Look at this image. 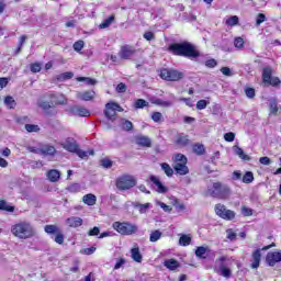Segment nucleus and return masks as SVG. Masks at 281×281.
<instances>
[{"mask_svg": "<svg viewBox=\"0 0 281 281\" xmlns=\"http://www.w3.org/2000/svg\"><path fill=\"white\" fill-rule=\"evenodd\" d=\"M0 210L4 212H14V206H10L5 200H0Z\"/></svg>", "mask_w": 281, "mask_h": 281, "instance_id": "obj_39", "label": "nucleus"}, {"mask_svg": "<svg viewBox=\"0 0 281 281\" xmlns=\"http://www.w3.org/2000/svg\"><path fill=\"white\" fill-rule=\"evenodd\" d=\"M113 229L119 234H122V236H133V234H137L138 227L130 222H114Z\"/></svg>", "mask_w": 281, "mask_h": 281, "instance_id": "obj_6", "label": "nucleus"}, {"mask_svg": "<svg viewBox=\"0 0 281 281\" xmlns=\"http://www.w3.org/2000/svg\"><path fill=\"white\" fill-rule=\"evenodd\" d=\"M167 50L170 54H173V56H182L183 58H190V60H194V58H199V56H201L196 46L192 45L190 42L172 43L169 45Z\"/></svg>", "mask_w": 281, "mask_h": 281, "instance_id": "obj_1", "label": "nucleus"}, {"mask_svg": "<svg viewBox=\"0 0 281 281\" xmlns=\"http://www.w3.org/2000/svg\"><path fill=\"white\" fill-rule=\"evenodd\" d=\"M164 267H166V269H169V271H177V269H179L181 265L176 259H167L164 261Z\"/></svg>", "mask_w": 281, "mask_h": 281, "instance_id": "obj_21", "label": "nucleus"}, {"mask_svg": "<svg viewBox=\"0 0 281 281\" xmlns=\"http://www.w3.org/2000/svg\"><path fill=\"white\" fill-rule=\"evenodd\" d=\"M82 201L86 205H95L98 198L93 193H88L83 195Z\"/></svg>", "mask_w": 281, "mask_h": 281, "instance_id": "obj_27", "label": "nucleus"}, {"mask_svg": "<svg viewBox=\"0 0 281 281\" xmlns=\"http://www.w3.org/2000/svg\"><path fill=\"white\" fill-rule=\"evenodd\" d=\"M25 131H27V133H38V131H41V127L34 124H25Z\"/></svg>", "mask_w": 281, "mask_h": 281, "instance_id": "obj_48", "label": "nucleus"}, {"mask_svg": "<svg viewBox=\"0 0 281 281\" xmlns=\"http://www.w3.org/2000/svg\"><path fill=\"white\" fill-rule=\"evenodd\" d=\"M42 69V66L40 63L31 64V71L32 74H38Z\"/></svg>", "mask_w": 281, "mask_h": 281, "instance_id": "obj_60", "label": "nucleus"}, {"mask_svg": "<svg viewBox=\"0 0 281 281\" xmlns=\"http://www.w3.org/2000/svg\"><path fill=\"white\" fill-rule=\"evenodd\" d=\"M151 120L154 122H161V120H164V114H161V112H154L151 114Z\"/></svg>", "mask_w": 281, "mask_h": 281, "instance_id": "obj_57", "label": "nucleus"}, {"mask_svg": "<svg viewBox=\"0 0 281 281\" xmlns=\"http://www.w3.org/2000/svg\"><path fill=\"white\" fill-rule=\"evenodd\" d=\"M66 224L68 227H80L82 225V220L76 216L68 217Z\"/></svg>", "mask_w": 281, "mask_h": 281, "instance_id": "obj_25", "label": "nucleus"}, {"mask_svg": "<svg viewBox=\"0 0 281 281\" xmlns=\"http://www.w3.org/2000/svg\"><path fill=\"white\" fill-rule=\"evenodd\" d=\"M241 214H243V216H252L254 215V210H251L247 206H243L241 207Z\"/></svg>", "mask_w": 281, "mask_h": 281, "instance_id": "obj_61", "label": "nucleus"}, {"mask_svg": "<svg viewBox=\"0 0 281 281\" xmlns=\"http://www.w3.org/2000/svg\"><path fill=\"white\" fill-rule=\"evenodd\" d=\"M4 104L8 106V109H14V106H16V101L14 98L8 95L4 98Z\"/></svg>", "mask_w": 281, "mask_h": 281, "instance_id": "obj_37", "label": "nucleus"}, {"mask_svg": "<svg viewBox=\"0 0 281 281\" xmlns=\"http://www.w3.org/2000/svg\"><path fill=\"white\" fill-rule=\"evenodd\" d=\"M207 196H212L213 199H229L232 194V189L227 187V184H223V182H214L212 188H210L206 192Z\"/></svg>", "mask_w": 281, "mask_h": 281, "instance_id": "obj_3", "label": "nucleus"}, {"mask_svg": "<svg viewBox=\"0 0 281 281\" xmlns=\"http://www.w3.org/2000/svg\"><path fill=\"white\" fill-rule=\"evenodd\" d=\"M61 147L65 150H68V153H75V155L79 156L80 159H88L89 155H95V151L93 150L85 151L80 149L76 139L71 137H68L64 143H61Z\"/></svg>", "mask_w": 281, "mask_h": 281, "instance_id": "obj_4", "label": "nucleus"}, {"mask_svg": "<svg viewBox=\"0 0 281 281\" xmlns=\"http://www.w3.org/2000/svg\"><path fill=\"white\" fill-rule=\"evenodd\" d=\"M115 186L117 190L124 192L126 190H131L137 186V179H135L131 175H123L116 179Z\"/></svg>", "mask_w": 281, "mask_h": 281, "instance_id": "obj_5", "label": "nucleus"}, {"mask_svg": "<svg viewBox=\"0 0 281 281\" xmlns=\"http://www.w3.org/2000/svg\"><path fill=\"white\" fill-rule=\"evenodd\" d=\"M160 167L161 170H164L165 175H167L168 177H172L175 175V170L172 169V167H170V165H168V162H162Z\"/></svg>", "mask_w": 281, "mask_h": 281, "instance_id": "obj_31", "label": "nucleus"}, {"mask_svg": "<svg viewBox=\"0 0 281 281\" xmlns=\"http://www.w3.org/2000/svg\"><path fill=\"white\" fill-rule=\"evenodd\" d=\"M192 150L195 153V155H204L205 146L203 144H194Z\"/></svg>", "mask_w": 281, "mask_h": 281, "instance_id": "obj_34", "label": "nucleus"}, {"mask_svg": "<svg viewBox=\"0 0 281 281\" xmlns=\"http://www.w3.org/2000/svg\"><path fill=\"white\" fill-rule=\"evenodd\" d=\"M154 104H157L158 106L168 108V106H172L173 102L172 101H164L161 99H156L154 101Z\"/></svg>", "mask_w": 281, "mask_h": 281, "instance_id": "obj_43", "label": "nucleus"}, {"mask_svg": "<svg viewBox=\"0 0 281 281\" xmlns=\"http://www.w3.org/2000/svg\"><path fill=\"white\" fill-rule=\"evenodd\" d=\"M254 181V172L247 171L243 177V183H252Z\"/></svg>", "mask_w": 281, "mask_h": 281, "instance_id": "obj_45", "label": "nucleus"}, {"mask_svg": "<svg viewBox=\"0 0 281 281\" xmlns=\"http://www.w3.org/2000/svg\"><path fill=\"white\" fill-rule=\"evenodd\" d=\"M224 139L225 142H234V139H236V134H234L233 132H228L224 134Z\"/></svg>", "mask_w": 281, "mask_h": 281, "instance_id": "obj_62", "label": "nucleus"}, {"mask_svg": "<svg viewBox=\"0 0 281 281\" xmlns=\"http://www.w3.org/2000/svg\"><path fill=\"white\" fill-rule=\"evenodd\" d=\"M68 192H72L76 194V192H80V184L78 183H72L67 188Z\"/></svg>", "mask_w": 281, "mask_h": 281, "instance_id": "obj_55", "label": "nucleus"}, {"mask_svg": "<svg viewBox=\"0 0 281 281\" xmlns=\"http://www.w3.org/2000/svg\"><path fill=\"white\" fill-rule=\"evenodd\" d=\"M115 21V15H111L110 18L105 19L100 25V30H106V27L111 26V23Z\"/></svg>", "mask_w": 281, "mask_h": 281, "instance_id": "obj_33", "label": "nucleus"}, {"mask_svg": "<svg viewBox=\"0 0 281 281\" xmlns=\"http://www.w3.org/2000/svg\"><path fill=\"white\" fill-rule=\"evenodd\" d=\"M175 164H188V158L183 154H177L173 157Z\"/></svg>", "mask_w": 281, "mask_h": 281, "instance_id": "obj_40", "label": "nucleus"}, {"mask_svg": "<svg viewBox=\"0 0 281 281\" xmlns=\"http://www.w3.org/2000/svg\"><path fill=\"white\" fill-rule=\"evenodd\" d=\"M54 240L55 243H57V245H63V243H65V235H63L61 231H58V233H56Z\"/></svg>", "mask_w": 281, "mask_h": 281, "instance_id": "obj_51", "label": "nucleus"}, {"mask_svg": "<svg viewBox=\"0 0 281 281\" xmlns=\"http://www.w3.org/2000/svg\"><path fill=\"white\" fill-rule=\"evenodd\" d=\"M46 97L49 98L53 106H56L58 104H67V98H65L63 94H56L54 92H49L46 94Z\"/></svg>", "mask_w": 281, "mask_h": 281, "instance_id": "obj_12", "label": "nucleus"}, {"mask_svg": "<svg viewBox=\"0 0 281 281\" xmlns=\"http://www.w3.org/2000/svg\"><path fill=\"white\" fill-rule=\"evenodd\" d=\"M117 111L119 113H122L124 109H122V106H120V104L115 102L106 103L104 115L105 117H108V120H111V122H115V116L117 115Z\"/></svg>", "mask_w": 281, "mask_h": 281, "instance_id": "obj_9", "label": "nucleus"}, {"mask_svg": "<svg viewBox=\"0 0 281 281\" xmlns=\"http://www.w3.org/2000/svg\"><path fill=\"white\" fill-rule=\"evenodd\" d=\"M226 25H231V27H234V25H238V16L233 15L226 20Z\"/></svg>", "mask_w": 281, "mask_h": 281, "instance_id": "obj_53", "label": "nucleus"}, {"mask_svg": "<svg viewBox=\"0 0 281 281\" xmlns=\"http://www.w3.org/2000/svg\"><path fill=\"white\" fill-rule=\"evenodd\" d=\"M134 54H135V48H133L130 45H125V46L121 47L119 56L123 60H128V58H131Z\"/></svg>", "mask_w": 281, "mask_h": 281, "instance_id": "obj_15", "label": "nucleus"}, {"mask_svg": "<svg viewBox=\"0 0 281 281\" xmlns=\"http://www.w3.org/2000/svg\"><path fill=\"white\" fill-rule=\"evenodd\" d=\"M207 104H210V102L202 99L196 102L195 106H196L198 111H203V109H207Z\"/></svg>", "mask_w": 281, "mask_h": 281, "instance_id": "obj_50", "label": "nucleus"}, {"mask_svg": "<svg viewBox=\"0 0 281 281\" xmlns=\"http://www.w3.org/2000/svg\"><path fill=\"white\" fill-rule=\"evenodd\" d=\"M191 243H192V237L188 235H182L179 239V245H181L182 247H188V245H190Z\"/></svg>", "mask_w": 281, "mask_h": 281, "instance_id": "obj_35", "label": "nucleus"}, {"mask_svg": "<svg viewBox=\"0 0 281 281\" xmlns=\"http://www.w3.org/2000/svg\"><path fill=\"white\" fill-rule=\"evenodd\" d=\"M173 170H176L177 175L186 176L190 172L188 168V162H177L173 165Z\"/></svg>", "mask_w": 281, "mask_h": 281, "instance_id": "obj_18", "label": "nucleus"}, {"mask_svg": "<svg viewBox=\"0 0 281 281\" xmlns=\"http://www.w3.org/2000/svg\"><path fill=\"white\" fill-rule=\"evenodd\" d=\"M123 131H133V122L123 120Z\"/></svg>", "mask_w": 281, "mask_h": 281, "instance_id": "obj_56", "label": "nucleus"}, {"mask_svg": "<svg viewBox=\"0 0 281 281\" xmlns=\"http://www.w3.org/2000/svg\"><path fill=\"white\" fill-rule=\"evenodd\" d=\"M221 71L223 76L232 77L234 74L232 72V69L229 67H222Z\"/></svg>", "mask_w": 281, "mask_h": 281, "instance_id": "obj_63", "label": "nucleus"}, {"mask_svg": "<svg viewBox=\"0 0 281 281\" xmlns=\"http://www.w3.org/2000/svg\"><path fill=\"white\" fill-rule=\"evenodd\" d=\"M38 108L43 111H49V109H54V104H52V101H40Z\"/></svg>", "mask_w": 281, "mask_h": 281, "instance_id": "obj_36", "label": "nucleus"}, {"mask_svg": "<svg viewBox=\"0 0 281 281\" xmlns=\"http://www.w3.org/2000/svg\"><path fill=\"white\" fill-rule=\"evenodd\" d=\"M40 151L42 153V155H49L50 157L56 155V147L52 146V145H46L43 146Z\"/></svg>", "mask_w": 281, "mask_h": 281, "instance_id": "obj_29", "label": "nucleus"}, {"mask_svg": "<svg viewBox=\"0 0 281 281\" xmlns=\"http://www.w3.org/2000/svg\"><path fill=\"white\" fill-rule=\"evenodd\" d=\"M149 181H151V183L156 187V192H158V194H166V192H168V188L164 186L158 177L151 175L149 176Z\"/></svg>", "mask_w": 281, "mask_h": 281, "instance_id": "obj_11", "label": "nucleus"}, {"mask_svg": "<svg viewBox=\"0 0 281 281\" xmlns=\"http://www.w3.org/2000/svg\"><path fill=\"white\" fill-rule=\"evenodd\" d=\"M207 251H210L209 247L199 246L195 249V256H196V258H200L201 260H205V258H207V256H205V254H207Z\"/></svg>", "mask_w": 281, "mask_h": 281, "instance_id": "obj_28", "label": "nucleus"}, {"mask_svg": "<svg viewBox=\"0 0 281 281\" xmlns=\"http://www.w3.org/2000/svg\"><path fill=\"white\" fill-rule=\"evenodd\" d=\"M72 47H74L75 52H82V49L85 48V41L80 40V41L75 42Z\"/></svg>", "mask_w": 281, "mask_h": 281, "instance_id": "obj_54", "label": "nucleus"}, {"mask_svg": "<svg viewBox=\"0 0 281 281\" xmlns=\"http://www.w3.org/2000/svg\"><path fill=\"white\" fill-rule=\"evenodd\" d=\"M215 214L223 218L224 221H234L236 218V212L232 210H227L224 204H216L215 205Z\"/></svg>", "mask_w": 281, "mask_h": 281, "instance_id": "obj_8", "label": "nucleus"}, {"mask_svg": "<svg viewBox=\"0 0 281 281\" xmlns=\"http://www.w3.org/2000/svg\"><path fill=\"white\" fill-rule=\"evenodd\" d=\"M135 109H144L145 106H148V102L144 99H138L134 103Z\"/></svg>", "mask_w": 281, "mask_h": 281, "instance_id": "obj_49", "label": "nucleus"}, {"mask_svg": "<svg viewBox=\"0 0 281 281\" xmlns=\"http://www.w3.org/2000/svg\"><path fill=\"white\" fill-rule=\"evenodd\" d=\"M233 148L235 155H237L239 159H243V161H251V157H249V155H246L243 148H240L239 146H234Z\"/></svg>", "mask_w": 281, "mask_h": 281, "instance_id": "obj_24", "label": "nucleus"}, {"mask_svg": "<svg viewBox=\"0 0 281 281\" xmlns=\"http://www.w3.org/2000/svg\"><path fill=\"white\" fill-rule=\"evenodd\" d=\"M132 205L135 210H138L139 214H146V212L153 207V204L150 203L142 204L139 202H133Z\"/></svg>", "mask_w": 281, "mask_h": 281, "instance_id": "obj_19", "label": "nucleus"}, {"mask_svg": "<svg viewBox=\"0 0 281 281\" xmlns=\"http://www.w3.org/2000/svg\"><path fill=\"white\" fill-rule=\"evenodd\" d=\"M245 93L250 100L256 98V90L254 88H246Z\"/></svg>", "mask_w": 281, "mask_h": 281, "instance_id": "obj_59", "label": "nucleus"}, {"mask_svg": "<svg viewBox=\"0 0 281 281\" xmlns=\"http://www.w3.org/2000/svg\"><path fill=\"white\" fill-rule=\"evenodd\" d=\"M78 82H86V85L93 86L97 85L98 81L95 79H91L89 77H78Z\"/></svg>", "mask_w": 281, "mask_h": 281, "instance_id": "obj_41", "label": "nucleus"}, {"mask_svg": "<svg viewBox=\"0 0 281 281\" xmlns=\"http://www.w3.org/2000/svg\"><path fill=\"white\" fill-rule=\"evenodd\" d=\"M71 78H74V72H64L57 77V80L65 82V80H71Z\"/></svg>", "mask_w": 281, "mask_h": 281, "instance_id": "obj_42", "label": "nucleus"}, {"mask_svg": "<svg viewBox=\"0 0 281 281\" xmlns=\"http://www.w3.org/2000/svg\"><path fill=\"white\" fill-rule=\"evenodd\" d=\"M132 259L134 262H142V252H139V247H135L131 249Z\"/></svg>", "mask_w": 281, "mask_h": 281, "instance_id": "obj_30", "label": "nucleus"}, {"mask_svg": "<svg viewBox=\"0 0 281 281\" xmlns=\"http://www.w3.org/2000/svg\"><path fill=\"white\" fill-rule=\"evenodd\" d=\"M46 177L52 183H56L60 181V171L56 169H50L47 171Z\"/></svg>", "mask_w": 281, "mask_h": 281, "instance_id": "obj_20", "label": "nucleus"}, {"mask_svg": "<svg viewBox=\"0 0 281 281\" xmlns=\"http://www.w3.org/2000/svg\"><path fill=\"white\" fill-rule=\"evenodd\" d=\"M228 240H236V233L232 228H228L226 231Z\"/></svg>", "mask_w": 281, "mask_h": 281, "instance_id": "obj_64", "label": "nucleus"}, {"mask_svg": "<svg viewBox=\"0 0 281 281\" xmlns=\"http://www.w3.org/2000/svg\"><path fill=\"white\" fill-rule=\"evenodd\" d=\"M265 21H267V16L265 15V13H259L257 15V19H256V25L257 27L261 24V23H265Z\"/></svg>", "mask_w": 281, "mask_h": 281, "instance_id": "obj_58", "label": "nucleus"}, {"mask_svg": "<svg viewBox=\"0 0 281 281\" xmlns=\"http://www.w3.org/2000/svg\"><path fill=\"white\" fill-rule=\"evenodd\" d=\"M233 148L235 155H237L239 159H243V161H251V157H249V155H246L243 148H240L239 146H234Z\"/></svg>", "mask_w": 281, "mask_h": 281, "instance_id": "obj_23", "label": "nucleus"}, {"mask_svg": "<svg viewBox=\"0 0 281 281\" xmlns=\"http://www.w3.org/2000/svg\"><path fill=\"white\" fill-rule=\"evenodd\" d=\"M266 262L269 267H276L278 262H281V252L280 251H271L267 254Z\"/></svg>", "mask_w": 281, "mask_h": 281, "instance_id": "obj_10", "label": "nucleus"}, {"mask_svg": "<svg viewBox=\"0 0 281 281\" xmlns=\"http://www.w3.org/2000/svg\"><path fill=\"white\" fill-rule=\"evenodd\" d=\"M214 271L217 276H222L223 278H232V270L227 268L225 263H221L218 267H215Z\"/></svg>", "mask_w": 281, "mask_h": 281, "instance_id": "obj_17", "label": "nucleus"}, {"mask_svg": "<svg viewBox=\"0 0 281 281\" xmlns=\"http://www.w3.org/2000/svg\"><path fill=\"white\" fill-rule=\"evenodd\" d=\"M160 78L168 82H177L183 78V72L172 68H162L160 70Z\"/></svg>", "mask_w": 281, "mask_h": 281, "instance_id": "obj_7", "label": "nucleus"}, {"mask_svg": "<svg viewBox=\"0 0 281 281\" xmlns=\"http://www.w3.org/2000/svg\"><path fill=\"white\" fill-rule=\"evenodd\" d=\"M79 98L81 100H85L86 102H89V100H93V98H95V92L94 91H86V92L79 94Z\"/></svg>", "mask_w": 281, "mask_h": 281, "instance_id": "obj_32", "label": "nucleus"}, {"mask_svg": "<svg viewBox=\"0 0 281 281\" xmlns=\"http://www.w3.org/2000/svg\"><path fill=\"white\" fill-rule=\"evenodd\" d=\"M100 164L102 166V168H113V160L109 159V158H103L100 160Z\"/></svg>", "mask_w": 281, "mask_h": 281, "instance_id": "obj_47", "label": "nucleus"}, {"mask_svg": "<svg viewBox=\"0 0 281 281\" xmlns=\"http://www.w3.org/2000/svg\"><path fill=\"white\" fill-rule=\"evenodd\" d=\"M262 258V255L260 254V249H257L252 252V263L251 269H258L260 267V260Z\"/></svg>", "mask_w": 281, "mask_h": 281, "instance_id": "obj_22", "label": "nucleus"}, {"mask_svg": "<svg viewBox=\"0 0 281 281\" xmlns=\"http://www.w3.org/2000/svg\"><path fill=\"white\" fill-rule=\"evenodd\" d=\"M272 76L273 69L271 67H265L262 69V81L265 82V85H267L268 81L273 78Z\"/></svg>", "mask_w": 281, "mask_h": 281, "instance_id": "obj_26", "label": "nucleus"}, {"mask_svg": "<svg viewBox=\"0 0 281 281\" xmlns=\"http://www.w3.org/2000/svg\"><path fill=\"white\" fill-rule=\"evenodd\" d=\"M70 113L72 115H77L79 117H89L91 115V112L87 110L86 108L74 105L70 108Z\"/></svg>", "mask_w": 281, "mask_h": 281, "instance_id": "obj_13", "label": "nucleus"}, {"mask_svg": "<svg viewBox=\"0 0 281 281\" xmlns=\"http://www.w3.org/2000/svg\"><path fill=\"white\" fill-rule=\"evenodd\" d=\"M176 146H179V148H186V146L190 145V138L188 135L184 134H177L175 138Z\"/></svg>", "mask_w": 281, "mask_h": 281, "instance_id": "obj_16", "label": "nucleus"}, {"mask_svg": "<svg viewBox=\"0 0 281 281\" xmlns=\"http://www.w3.org/2000/svg\"><path fill=\"white\" fill-rule=\"evenodd\" d=\"M11 233L13 236H15V238H20L21 240H27V238H32L36 235L34 226L27 222H20L14 224L11 227Z\"/></svg>", "mask_w": 281, "mask_h": 281, "instance_id": "obj_2", "label": "nucleus"}, {"mask_svg": "<svg viewBox=\"0 0 281 281\" xmlns=\"http://www.w3.org/2000/svg\"><path fill=\"white\" fill-rule=\"evenodd\" d=\"M266 85H268L270 87H277L278 88L281 85V80L278 77H272V78L269 79V81Z\"/></svg>", "mask_w": 281, "mask_h": 281, "instance_id": "obj_44", "label": "nucleus"}, {"mask_svg": "<svg viewBox=\"0 0 281 281\" xmlns=\"http://www.w3.org/2000/svg\"><path fill=\"white\" fill-rule=\"evenodd\" d=\"M135 144L137 146H142L143 148H150L153 146V142L150 140V137L145 135L135 136Z\"/></svg>", "mask_w": 281, "mask_h": 281, "instance_id": "obj_14", "label": "nucleus"}, {"mask_svg": "<svg viewBox=\"0 0 281 281\" xmlns=\"http://www.w3.org/2000/svg\"><path fill=\"white\" fill-rule=\"evenodd\" d=\"M44 231L46 232V234H57L58 232H60V228L56 225H46L44 227Z\"/></svg>", "mask_w": 281, "mask_h": 281, "instance_id": "obj_38", "label": "nucleus"}, {"mask_svg": "<svg viewBox=\"0 0 281 281\" xmlns=\"http://www.w3.org/2000/svg\"><path fill=\"white\" fill-rule=\"evenodd\" d=\"M234 46L237 49H243V47H245V40H243V37H236L234 41Z\"/></svg>", "mask_w": 281, "mask_h": 281, "instance_id": "obj_52", "label": "nucleus"}, {"mask_svg": "<svg viewBox=\"0 0 281 281\" xmlns=\"http://www.w3.org/2000/svg\"><path fill=\"white\" fill-rule=\"evenodd\" d=\"M159 238H161V232L160 231H155L149 236L150 243H157V240H159Z\"/></svg>", "mask_w": 281, "mask_h": 281, "instance_id": "obj_46", "label": "nucleus"}]
</instances>
